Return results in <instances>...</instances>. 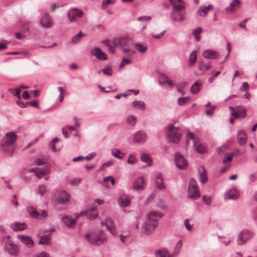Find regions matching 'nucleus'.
I'll return each instance as SVG.
<instances>
[{"label": "nucleus", "instance_id": "nucleus-48", "mask_svg": "<svg viewBox=\"0 0 257 257\" xmlns=\"http://www.w3.org/2000/svg\"><path fill=\"white\" fill-rule=\"evenodd\" d=\"M9 91L14 95L16 96L18 99H20L21 98V96L20 95L21 93V88H19V87L17 88H13L10 89Z\"/></svg>", "mask_w": 257, "mask_h": 257}, {"label": "nucleus", "instance_id": "nucleus-22", "mask_svg": "<svg viewBox=\"0 0 257 257\" xmlns=\"http://www.w3.org/2000/svg\"><path fill=\"white\" fill-rule=\"evenodd\" d=\"M198 170L200 181L201 183L205 184L208 180L207 172L203 166H200Z\"/></svg>", "mask_w": 257, "mask_h": 257}, {"label": "nucleus", "instance_id": "nucleus-11", "mask_svg": "<svg viewBox=\"0 0 257 257\" xmlns=\"http://www.w3.org/2000/svg\"><path fill=\"white\" fill-rule=\"evenodd\" d=\"M29 172H34L35 176L38 178L41 179L43 176L48 174L50 173V170L48 167H44L42 168H35L31 169L29 170Z\"/></svg>", "mask_w": 257, "mask_h": 257}, {"label": "nucleus", "instance_id": "nucleus-23", "mask_svg": "<svg viewBox=\"0 0 257 257\" xmlns=\"http://www.w3.org/2000/svg\"><path fill=\"white\" fill-rule=\"evenodd\" d=\"M70 196L69 194L65 191H62L60 192L58 196V201L61 204H65L68 202Z\"/></svg>", "mask_w": 257, "mask_h": 257}, {"label": "nucleus", "instance_id": "nucleus-5", "mask_svg": "<svg viewBox=\"0 0 257 257\" xmlns=\"http://www.w3.org/2000/svg\"><path fill=\"white\" fill-rule=\"evenodd\" d=\"M17 139V135L14 132L7 133L1 141V145L4 150H7L9 147L12 146Z\"/></svg>", "mask_w": 257, "mask_h": 257}, {"label": "nucleus", "instance_id": "nucleus-6", "mask_svg": "<svg viewBox=\"0 0 257 257\" xmlns=\"http://www.w3.org/2000/svg\"><path fill=\"white\" fill-rule=\"evenodd\" d=\"M186 140L187 141L189 140L192 141L196 150L199 153H203L206 151V147L204 145L200 144L199 142V140L197 138L195 137L193 134L192 133H188L187 134Z\"/></svg>", "mask_w": 257, "mask_h": 257}, {"label": "nucleus", "instance_id": "nucleus-15", "mask_svg": "<svg viewBox=\"0 0 257 257\" xmlns=\"http://www.w3.org/2000/svg\"><path fill=\"white\" fill-rule=\"evenodd\" d=\"M105 225L107 227V230L110 232L111 234L115 236L117 234L116 230V226L112 220V219L107 217L105 219Z\"/></svg>", "mask_w": 257, "mask_h": 257}, {"label": "nucleus", "instance_id": "nucleus-62", "mask_svg": "<svg viewBox=\"0 0 257 257\" xmlns=\"http://www.w3.org/2000/svg\"><path fill=\"white\" fill-rule=\"evenodd\" d=\"M187 85L186 82H182L178 84L177 85V90L178 91H181L183 89V88L186 86Z\"/></svg>", "mask_w": 257, "mask_h": 257}, {"label": "nucleus", "instance_id": "nucleus-12", "mask_svg": "<svg viewBox=\"0 0 257 257\" xmlns=\"http://www.w3.org/2000/svg\"><path fill=\"white\" fill-rule=\"evenodd\" d=\"M5 249L10 254L13 256H17L19 253L18 246L10 240L6 243Z\"/></svg>", "mask_w": 257, "mask_h": 257}, {"label": "nucleus", "instance_id": "nucleus-61", "mask_svg": "<svg viewBox=\"0 0 257 257\" xmlns=\"http://www.w3.org/2000/svg\"><path fill=\"white\" fill-rule=\"evenodd\" d=\"M256 181V176L254 174H251L249 176L248 184L252 185Z\"/></svg>", "mask_w": 257, "mask_h": 257}, {"label": "nucleus", "instance_id": "nucleus-51", "mask_svg": "<svg viewBox=\"0 0 257 257\" xmlns=\"http://www.w3.org/2000/svg\"><path fill=\"white\" fill-rule=\"evenodd\" d=\"M47 191V186L45 185H41L38 187V193L40 195L45 194Z\"/></svg>", "mask_w": 257, "mask_h": 257}, {"label": "nucleus", "instance_id": "nucleus-20", "mask_svg": "<svg viewBox=\"0 0 257 257\" xmlns=\"http://www.w3.org/2000/svg\"><path fill=\"white\" fill-rule=\"evenodd\" d=\"M240 1L239 0H233L229 6L225 8V11L228 14H232L239 8Z\"/></svg>", "mask_w": 257, "mask_h": 257}, {"label": "nucleus", "instance_id": "nucleus-55", "mask_svg": "<svg viewBox=\"0 0 257 257\" xmlns=\"http://www.w3.org/2000/svg\"><path fill=\"white\" fill-rule=\"evenodd\" d=\"M102 71L104 74L110 76L112 74V69L110 66H107L105 68L102 70Z\"/></svg>", "mask_w": 257, "mask_h": 257}, {"label": "nucleus", "instance_id": "nucleus-31", "mask_svg": "<svg viewBox=\"0 0 257 257\" xmlns=\"http://www.w3.org/2000/svg\"><path fill=\"white\" fill-rule=\"evenodd\" d=\"M213 7L212 5L208 6H201L197 11V13L201 17L206 16L208 12L213 9Z\"/></svg>", "mask_w": 257, "mask_h": 257}, {"label": "nucleus", "instance_id": "nucleus-29", "mask_svg": "<svg viewBox=\"0 0 257 257\" xmlns=\"http://www.w3.org/2000/svg\"><path fill=\"white\" fill-rule=\"evenodd\" d=\"M146 134L143 131L137 132L134 136L133 141L134 142H144L146 140Z\"/></svg>", "mask_w": 257, "mask_h": 257}, {"label": "nucleus", "instance_id": "nucleus-33", "mask_svg": "<svg viewBox=\"0 0 257 257\" xmlns=\"http://www.w3.org/2000/svg\"><path fill=\"white\" fill-rule=\"evenodd\" d=\"M62 220L66 225L70 228L73 227L76 222V219L72 218L67 215L64 216L62 218Z\"/></svg>", "mask_w": 257, "mask_h": 257}, {"label": "nucleus", "instance_id": "nucleus-10", "mask_svg": "<svg viewBox=\"0 0 257 257\" xmlns=\"http://www.w3.org/2000/svg\"><path fill=\"white\" fill-rule=\"evenodd\" d=\"M157 225L146 220L142 227V232L146 235L152 233Z\"/></svg>", "mask_w": 257, "mask_h": 257}, {"label": "nucleus", "instance_id": "nucleus-21", "mask_svg": "<svg viewBox=\"0 0 257 257\" xmlns=\"http://www.w3.org/2000/svg\"><path fill=\"white\" fill-rule=\"evenodd\" d=\"M172 7L175 11H183L185 9L186 4L183 0H174Z\"/></svg>", "mask_w": 257, "mask_h": 257}, {"label": "nucleus", "instance_id": "nucleus-58", "mask_svg": "<svg viewBox=\"0 0 257 257\" xmlns=\"http://www.w3.org/2000/svg\"><path fill=\"white\" fill-rule=\"evenodd\" d=\"M115 0H103L102 7L104 9L107 8L108 5L113 4Z\"/></svg>", "mask_w": 257, "mask_h": 257}, {"label": "nucleus", "instance_id": "nucleus-57", "mask_svg": "<svg viewBox=\"0 0 257 257\" xmlns=\"http://www.w3.org/2000/svg\"><path fill=\"white\" fill-rule=\"evenodd\" d=\"M58 141V139L57 138H55L53 139L51 143H50V146L51 147V149L53 152H57L59 150L58 149H57L55 147V144Z\"/></svg>", "mask_w": 257, "mask_h": 257}, {"label": "nucleus", "instance_id": "nucleus-53", "mask_svg": "<svg viewBox=\"0 0 257 257\" xmlns=\"http://www.w3.org/2000/svg\"><path fill=\"white\" fill-rule=\"evenodd\" d=\"M202 199L204 203L207 205H210L212 202V198L211 196L204 195L202 197Z\"/></svg>", "mask_w": 257, "mask_h": 257}, {"label": "nucleus", "instance_id": "nucleus-52", "mask_svg": "<svg viewBox=\"0 0 257 257\" xmlns=\"http://www.w3.org/2000/svg\"><path fill=\"white\" fill-rule=\"evenodd\" d=\"M189 100L190 98L188 97H180L178 99L177 103L179 105H183Z\"/></svg>", "mask_w": 257, "mask_h": 257}, {"label": "nucleus", "instance_id": "nucleus-63", "mask_svg": "<svg viewBox=\"0 0 257 257\" xmlns=\"http://www.w3.org/2000/svg\"><path fill=\"white\" fill-rule=\"evenodd\" d=\"M35 164L38 166H41L45 163V161L44 159L37 158L35 160Z\"/></svg>", "mask_w": 257, "mask_h": 257}, {"label": "nucleus", "instance_id": "nucleus-42", "mask_svg": "<svg viewBox=\"0 0 257 257\" xmlns=\"http://www.w3.org/2000/svg\"><path fill=\"white\" fill-rule=\"evenodd\" d=\"M202 32V29L200 27L196 28L192 31V34L195 36L197 42H199L200 40V36H199V34L201 33Z\"/></svg>", "mask_w": 257, "mask_h": 257}, {"label": "nucleus", "instance_id": "nucleus-30", "mask_svg": "<svg viewBox=\"0 0 257 257\" xmlns=\"http://www.w3.org/2000/svg\"><path fill=\"white\" fill-rule=\"evenodd\" d=\"M155 183L156 187L159 190H163L166 188L161 174H158L157 175Z\"/></svg>", "mask_w": 257, "mask_h": 257}, {"label": "nucleus", "instance_id": "nucleus-1", "mask_svg": "<svg viewBox=\"0 0 257 257\" xmlns=\"http://www.w3.org/2000/svg\"><path fill=\"white\" fill-rule=\"evenodd\" d=\"M166 137L168 140L173 143H178L181 138L182 132L179 127L170 124L166 127Z\"/></svg>", "mask_w": 257, "mask_h": 257}, {"label": "nucleus", "instance_id": "nucleus-60", "mask_svg": "<svg viewBox=\"0 0 257 257\" xmlns=\"http://www.w3.org/2000/svg\"><path fill=\"white\" fill-rule=\"evenodd\" d=\"M151 19L152 17L151 16H145L139 17V18H138L137 20L140 22H149L151 20Z\"/></svg>", "mask_w": 257, "mask_h": 257}, {"label": "nucleus", "instance_id": "nucleus-16", "mask_svg": "<svg viewBox=\"0 0 257 257\" xmlns=\"http://www.w3.org/2000/svg\"><path fill=\"white\" fill-rule=\"evenodd\" d=\"M90 54L99 60H106L107 59V55L99 48L92 49L90 50Z\"/></svg>", "mask_w": 257, "mask_h": 257}, {"label": "nucleus", "instance_id": "nucleus-49", "mask_svg": "<svg viewBox=\"0 0 257 257\" xmlns=\"http://www.w3.org/2000/svg\"><path fill=\"white\" fill-rule=\"evenodd\" d=\"M138 159L134 154H130L127 160V163L131 165H134L137 163Z\"/></svg>", "mask_w": 257, "mask_h": 257}, {"label": "nucleus", "instance_id": "nucleus-36", "mask_svg": "<svg viewBox=\"0 0 257 257\" xmlns=\"http://www.w3.org/2000/svg\"><path fill=\"white\" fill-rule=\"evenodd\" d=\"M132 107L134 108L144 110L146 108V105L144 101L135 100L132 102Z\"/></svg>", "mask_w": 257, "mask_h": 257}, {"label": "nucleus", "instance_id": "nucleus-41", "mask_svg": "<svg viewBox=\"0 0 257 257\" xmlns=\"http://www.w3.org/2000/svg\"><path fill=\"white\" fill-rule=\"evenodd\" d=\"M156 256V257H172L169 251L166 249L157 251Z\"/></svg>", "mask_w": 257, "mask_h": 257}, {"label": "nucleus", "instance_id": "nucleus-32", "mask_svg": "<svg viewBox=\"0 0 257 257\" xmlns=\"http://www.w3.org/2000/svg\"><path fill=\"white\" fill-rule=\"evenodd\" d=\"M119 205L121 207L128 206L130 204V198L126 195H121L118 200Z\"/></svg>", "mask_w": 257, "mask_h": 257}, {"label": "nucleus", "instance_id": "nucleus-2", "mask_svg": "<svg viewBox=\"0 0 257 257\" xmlns=\"http://www.w3.org/2000/svg\"><path fill=\"white\" fill-rule=\"evenodd\" d=\"M85 237L90 243L95 245H101L107 240L106 236L102 230L97 232L87 234L85 235Z\"/></svg>", "mask_w": 257, "mask_h": 257}, {"label": "nucleus", "instance_id": "nucleus-9", "mask_svg": "<svg viewBox=\"0 0 257 257\" xmlns=\"http://www.w3.org/2000/svg\"><path fill=\"white\" fill-rule=\"evenodd\" d=\"M83 12L76 8H72L68 12L67 16L68 20L71 22L76 21L78 18L82 17Z\"/></svg>", "mask_w": 257, "mask_h": 257}, {"label": "nucleus", "instance_id": "nucleus-19", "mask_svg": "<svg viewBox=\"0 0 257 257\" xmlns=\"http://www.w3.org/2000/svg\"><path fill=\"white\" fill-rule=\"evenodd\" d=\"M182 11H175L172 9L171 13V19L175 22H182L185 20V14L181 12Z\"/></svg>", "mask_w": 257, "mask_h": 257}, {"label": "nucleus", "instance_id": "nucleus-28", "mask_svg": "<svg viewBox=\"0 0 257 257\" xmlns=\"http://www.w3.org/2000/svg\"><path fill=\"white\" fill-rule=\"evenodd\" d=\"M202 87V82L200 80L196 81L191 86L190 92L191 93L195 94L200 91Z\"/></svg>", "mask_w": 257, "mask_h": 257}, {"label": "nucleus", "instance_id": "nucleus-59", "mask_svg": "<svg viewBox=\"0 0 257 257\" xmlns=\"http://www.w3.org/2000/svg\"><path fill=\"white\" fill-rule=\"evenodd\" d=\"M130 235V232H126L125 234H120L119 237L120 240L122 243H124L126 242V238H127Z\"/></svg>", "mask_w": 257, "mask_h": 257}, {"label": "nucleus", "instance_id": "nucleus-4", "mask_svg": "<svg viewBox=\"0 0 257 257\" xmlns=\"http://www.w3.org/2000/svg\"><path fill=\"white\" fill-rule=\"evenodd\" d=\"M188 191L189 197L192 200H196L200 197L197 183L194 179L189 180Z\"/></svg>", "mask_w": 257, "mask_h": 257}, {"label": "nucleus", "instance_id": "nucleus-56", "mask_svg": "<svg viewBox=\"0 0 257 257\" xmlns=\"http://www.w3.org/2000/svg\"><path fill=\"white\" fill-rule=\"evenodd\" d=\"M233 156V154H225L224 156V158L222 160L223 163L224 164H225L227 162L231 161L232 159Z\"/></svg>", "mask_w": 257, "mask_h": 257}, {"label": "nucleus", "instance_id": "nucleus-50", "mask_svg": "<svg viewBox=\"0 0 257 257\" xmlns=\"http://www.w3.org/2000/svg\"><path fill=\"white\" fill-rule=\"evenodd\" d=\"M182 241L180 240L178 241L175 244L174 250V253L175 254H178L179 253V252L181 250V248L182 247Z\"/></svg>", "mask_w": 257, "mask_h": 257}, {"label": "nucleus", "instance_id": "nucleus-44", "mask_svg": "<svg viewBox=\"0 0 257 257\" xmlns=\"http://www.w3.org/2000/svg\"><path fill=\"white\" fill-rule=\"evenodd\" d=\"M236 109L237 110L238 113L239 114V116L242 117H245L246 116V108L243 106H238L236 107Z\"/></svg>", "mask_w": 257, "mask_h": 257}, {"label": "nucleus", "instance_id": "nucleus-40", "mask_svg": "<svg viewBox=\"0 0 257 257\" xmlns=\"http://www.w3.org/2000/svg\"><path fill=\"white\" fill-rule=\"evenodd\" d=\"M197 59V52L192 51L189 56V66H192L194 65Z\"/></svg>", "mask_w": 257, "mask_h": 257}, {"label": "nucleus", "instance_id": "nucleus-14", "mask_svg": "<svg viewBox=\"0 0 257 257\" xmlns=\"http://www.w3.org/2000/svg\"><path fill=\"white\" fill-rule=\"evenodd\" d=\"M130 40L131 38L128 36H120L113 39V43L115 46L123 47L126 46Z\"/></svg>", "mask_w": 257, "mask_h": 257}, {"label": "nucleus", "instance_id": "nucleus-7", "mask_svg": "<svg viewBox=\"0 0 257 257\" xmlns=\"http://www.w3.org/2000/svg\"><path fill=\"white\" fill-rule=\"evenodd\" d=\"M175 162L176 167L180 170L186 169L188 167V162L180 153L175 155Z\"/></svg>", "mask_w": 257, "mask_h": 257}, {"label": "nucleus", "instance_id": "nucleus-35", "mask_svg": "<svg viewBox=\"0 0 257 257\" xmlns=\"http://www.w3.org/2000/svg\"><path fill=\"white\" fill-rule=\"evenodd\" d=\"M27 211L29 215L34 218H38L40 216V213L37 211L35 208L32 206L27 207Z\"/></svg>", "mask_w": 257, "mask_h": 257}, {"label": "nucleus", "instance_id": "nucleus-13", "mask_svg": "<svg viewBox=\"0 0 257 257\" xmlns=\"http://www.w3.org/2000/svg\"><path fill=\"white\" fill-rule=\"evenodd\" d=\"M85 212H87L85 214V215L87 216V218L89 220L95 219L98 215L96 207L93 204L88 205Z\"/></svg>", "mask_w": 257, "mask_h": 257}, {"label": "nucleus", "instance_id": "nucleus-18", "mask_svg": "<svg viewBox=\"0 0 257 257\" xmlns=\"http://www.w3.org/2000/svg\"><path fill=\"white\" fill-rule=\"evenodd\" d=\"M40 24L44 28H50L53 26L52 20L48 13L43 15L40 21Z\"/></svg>", "mask_w": 257, "mask_h": 257}, {"label": "nucleus", "instance_id": "nucleus-3", "mask_svg": "<svg viewBox=\"0 0 257 257\" xmlns=\"http://www.w3.org/2000/svg\"><path fill=\"white\" fill-rule=\"evenodd\" d=\"M253 236V233L251 231L243 229L239 231L236 238V242L239 246L244 245Z\"/></svg>", "mask_w": 257, "mask_h": 257}, {"label": "nucleus", "instance_id": "nucleus-54", "mask_svg": "<svg viewBox=\"0 0 257 257\" xmlns=\"http://www.w3.org/2000/svg\"><path fill=\"white\" fill-rule=\"evenodd\" d=\"M81 183V179L79 178H75L70 181V183L73 186H77Z\"/></svg>", "mask_w": 257, "mask_h": 257}, {"label": "nucleus", "instance_id": "nucleus-38", "mask_svg": "<svg viewBox=\"0 0 257 257\" xmlns=\"http://www.w3.org/2000/svg\"><path fill=\"white\" fill-rule=\"evenodd\" d=\"M112 156L117 159H121L124 156V154L118 149L114 148L111 151Z\"/></svg>", "mask_w": 257, "mask_h": 257}, {"label": "nucleus", "instance_id": "nucleus-64", "mask_svg": "<svg viewBox=\"0 0 257 257\" xmlns=\"http://www.w3.org/2000/svg\"><path fill=\"white\" fill-rule=\"evenodd\" d=\"M248 84L247 82H244L242 84L241 86H240V90L242 91H245L247 90L248 89Z\"/></svg>", "mask_w": 257, "mask_h": 257}, {"label": "nucleus", "instance_id": "nucleus-24", "mask_svg": "<svg viewBox=\"0 0 257 257\" xmlns=\"http://www.w3.org/2000/svg\"><path fill=\"white\" fill-rule=\"evenodd\" d=\"M224 196L226 199H235L239 196V193L235 188H232L226 192Z\"/></svg>", "mask_w": 257, "mask_h": 257}, {"label": "nucleus", "instance_id": "nucleus-37", "mask_svg": "<svg viewBox=\"0 0 257 257\" xmlns=\"http://www.w3.org/2000/svg\"><path fill=\"white\" fill-rule=\"evenodd\" d=\"M103 43L104 44H105L106 46L108 47L109 51L112 53L114 54L115 52V47L117 46H115L113 43V40L112 41H109V40H104L103 41Z\"/></svg>", "mask_w": 257, "mask_h": 257}, {"label": "nucleus", "instance_id": "nucleus-34", "mask_svg": "<svg viewBox=\"0 0 257 257\" xmlns=\"http://www.w3.org/2000/svg\"><path fill=\"white\" fill-rule=\"evenodd\" d=\"M237 138L240 145L245 144L247 141V136L243 131L239 130L238 131Z\"/></svg>", "mask_w": 257, "mask_h": 257}, {"label": "nucleus", "instance_id": "nucleus-26", "mask_svg": "<svg viewBox=\"0 0 257 257\" xmlns=\"http://www.w3.org/2000/svg\"><path fill=\"white\" fill-rule=\"evenodd\" d=\"M202 55L205 58L213 59L218 58L219 54L214 50H207L203 52Z\"/></svg>", "mask_w": 257, "mask_h": 257}, {"label": "nucleus", "instance_id": "nucleus-47", "mask_svg": "<svg viewBox=\"0 0 257 257\" xmlns=\"http://www.w3.org/2000/svg\"><path fill=\"white\" fill-rule=\"evenodd\" d=\"M51 240V237L50 235H45L43 236L39 241V244H48Z\"/></svg>", "mask_w": 257, "mask_h": 257}, {"label": "nucleus", "instance_id": "nucleus-46", "mask_svg": "<svg viewBox=\"0 0 257 257\" xmlns=\"http://www.w3.org/2000/svg\"><path fill=\"white\" fill-rule=\"evenodd\" d=\"M84 35H85L82 34L81 32H80L78 34L71 38V42L73 44H76L78 43Z\"/></svg>", "mask_w": 257, "mask_h": 257}, {"label": "nucleus", "instance_id": "nucleus-17", "mask_svg": "<svg viewBox=\"0 0 257 257\" xmlns=\"http://www.w3.org/2000/svg\"><path fill=\"white\" fill-rule=\"evenodd\" d=\"M132 187L136 191L143 190L146 187L145 178L143 177L138 178L134 182Z\"/></svg>", "mask_w": 257, "mask_h": 257}, {"label": "nucleus", "instance_id": "nucleus-39", "mask_svg": "<svg viewBox=\"0 0 257 257\" xmlns=\"http://www.w3.org/2000/svg\"><path fill=\"white\" fill-rule=\"evenodd\" d=\"M141 161L147 164L148 166H150L152 165V160L149 155L143 153L141 156Z\"/></svg>", "mask_w": 257, "mask_h": 257}, {"label": "nucleus", "instance_id": "nucleus-25", "mask_svg": "<svg viewBox=\"0 0 257 257\" xmlns=\"http://www.w3.org/2000/svg\"><path fill=\"white\" fill-rule=\"evenodd\" d=\"M11 227L15 231H20L27 229V225L23 222H15L11 224Z\"/></svg>", "mask_w": 257, "mask_h": 257}, {"label": "nucleus", "instance_id": "nucleus-43", "mask_svg": "<svg viewBox=\"0 0 257 257\" xmlns=\"http://www.w3.org/2000/svg\"><path fill=\"white\" fill-rule=\"evenodd\" d=\"M126 123L131 126H134L136 123V117L132 115L127 116L125 118Z\"/></svg>", "mask_w": 257, "mask_h": 257}, {"label": "nucleus", "instance_id": "nucleus-45", "mask_svg": "<svg viewBox=\"0 0 257 257\" xmlns=\"http://www.w3.org/2000/svg\"><path fill=\"white\" fill-rule=\"evenodd\" d=\"M134 47L139 52L141 53H145L148 49V47L146 46L143 45L140 43L135 44Z\"/></svg>", "mask_w": 257, "mask_h": 257}, {"label": "nucleus", "instance_id": "nucleus-27", "mask_svg": "<svg viewBox=\"0 0 257 257\" xmlns=\"http://www.w3.org/2000/svg\"><path fill=\"white\" fill-rule=\"evenodd\" d=\"M18 238L28 247H31L33 246L34 242L31 238L28 236L19 235Z\"/></svg>", "mask_w": 257, "mask_h": 257}, {"label": "nucleus", "instance_id": "nucleus-8", "mask_svg": "<svg viewBox=\"0 0 257 257\" xmlns=\"http://www.w3.org/2000/svg\"><path fill=\"white\" fill-rule=\"evenodd\" d=\"M163 214L159 211H152L146 215V220L158 225V220L162 218Z\"/></svg>", "mask_w": 257, "mask_h": 257}]
</instances>
